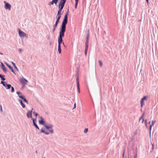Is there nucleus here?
I'll list each match as a JSON object with an SVG mask.
<instances>
[{"instance_id":"obj_1","label":"nucleus","mask_w":158,"mask_h":158,"mask_svg":"<svg viewBox=\"0 0 158 158\" xmlns=\"http://www.w3.org/2000/svg\"><path fill=\"white\" fill-rule=\"evenodd\" d=\"M68 13H66L64 16V19L63 21L61 26V27L59 33V36L58 37V51L59 53L60 54L61 53V48L60 44L62 43L63 40L62 38L64 36V33L65 31L66 25L67 23Z\"/></svg>"},{"instance_id":"obj_2","label":"nucleus","mask_w":158,"mask_h":158,"mask_svg":"<svg viewBox=\"0 0 158 158\" xmlns=\"http://www.w3.org/2000/svg\"><path fill=\"white\" fill-rule=\"evenodd\" d=\"M66 0H61L58 6L59 10L58 11L57 15L61 17V11Z\"/></svg>"},{"instance_id":"obj_3","label":"nucleus","mask_w":158,"mask_h":158,"mask_svg":"<svg viewBox=\"0 0 158 158\" xmlns=\"http://www.w3.org/2000/svg\"><path fill=\"white\" fill-rule=\"evenodd\" d=\"M41 131L42 132L44 133L47 135L53 132V130L52 129L45 130V128H42L41 129Z\"/></svg>"},{"instance_id":"obj_4","label":"nucleus","mask_w":158,"mask_h":158,"mask_svg":"<svg viewBox=\"0 0 158 158\" xmlns=\"http://www.w3.org/2000/svg\"><path fill=\"white\" fill-rule=\"evenodd\" d=\"M60 16L56 15V18H57V20L56 21L55 24L53 26V31H54L56 29L57 26V24L59 22V20L60 18Z\"/></svg>"},{"instance_id":"obj_5","label":"nucleus","mask_w":158,"mask_h":158,"mask_svg":"<svg viewBox=\"0 0 158 158\" xmlns=\"http://www.w3.org/2000/svg\"><path fill=\"white\" fill-rule=\"evenodd\" d=\"M148 97V96H144L141 99L140 101L141 106L142 107L144 103V101L147 100V98Z\"/></svg>"},{"instance_id":"obj_6","label":"nucleus","mask_w":158,"mask_h":158,"mask_svg":"<svg viewBox=\"0 0 158 158\" xmlns=\"http://www.w3.org/2000/svg\"><path fill=\"white\" fill-rule=\"evenodd\" d=\"M19 35L21 37L23 38L24 37H27V35L23 31H21L20 29L19 30Z\"/></svg>"},{"instance_id":"obj_7","label":"nucleus","mask_w":158,"mask_h":158,"mask_svg":"<svg viewBox=\"0 0 158 158\" xmlns=\"http://www.w3.org/2000/svg\"><path fill=\"white\" fill-rule=\"evenodd\" d=\"M4 2L5 3V8L6 9H8L9 10H10L11 9V5L8 3H6V2L5 1Z\"/></svg>"},{"instance_id":"obj_8","label":"nucleus","mask_w":158,"mask_h":158,"mask_svg":"<svg viewBox=\"0 0 158 158\" xmlns=\"http://www.w3.org/2000/svg\"><path fill=\"white\" fill-rule=\"evenodd\" d=\"M33 109H32V110L31 111H29L27 112V116L28 118H32V111Z\"/></svg>"},{"instance_id":"obj_9","label":"nucleus","mask_w":158,"mask_h":158,"mask_svg":"<svg viewBox=\"0 0 158 158\" xmlns=\"http://www.w3.org/2000/svg\"><path fill=\"white\" fill-rule=\"evenodd\" d=\"M137 156V154L136 152L135 155L133 156V155H132L131 153H128V158H136Z\"/></svg>"},{"instance_id":"obj_10","label":"nucleus","mask_w":158,"mask_h":158,"mask_svg":"<svg viewBox=\"0 0 158 158\" xmlns=\"http://www.w3.org/2000/svg\"><path fill=\"white\" fill-rule=\"evenodd\" d=\"M20 81L23 84H26L28 82V81L26 79L24 78L21 79Z\"/></svg>"},{"instance_id":"obj_11","label":"nucleus","mask_w":158,"mask_h":158,"mask_svg":"<svg viewBox=\"0 0 158 158\" xmlns=\"http://www.w3.org/2000/svg\"><path fill=\"white\" fill-rule=\"evenodd\" d=\"M58 0H52V2L49 3L48 4L49 5H53L54 3L56 4L58 2Z\"/></svg>"},{"instance_id":"obj_12","label":"nucleus","mask_w":158,"mask_h":158,"mask_svg":"<svg viewBox=\"0 0 158 158\" xmlns=\"http://www.w3.org/2000/svg\"><path fill=\"white\" fill-rule=\"evenodd\" d=\"M156 121H152L151 124L150 125L149 130H150V133H151V131L152 130V127L154 125Z\"/></svg>"},{"instance_id":"obj_13","label":"nucleus","mask_w":158,"mask_h":158,"mask_svg":"<svg viewBox=\"0 0 158 158\" xmlns=\"http://www.w3.org/2000/svg\"><path fill=\"white\" fill-rule=\"evenodd\" d=\"M1 66L2 67V69L3 70V71L5 73L6 72V69L5 67V66L2 63H1Z\"/></svg>"},{"instance_id":"obj_14","label":"nucleus","mask_w":158,"mask_h":158,"mask_svg":"<svg viewBox=\"0 0 158 158\" xmlns=\"http://www.w3.org/2000/svg\"><path fill=\"white\" fill-rule=\"evenodd\" d=\"M19 97L23 100V101L26 102L27 104H28V102L23 96L19 95Z\"/></svg>"},{"instance_id":"obj_15","label":"nucleus","mask_w":158,"mask_h":158,"mask_svg":"<svg viewBox=\"0 0 158 158\" xmlns=\"http://www.w3.org/2000/svg\"><path fill=\"white\" fill-rule=\"evenodd\" d=\"M32 120L33 121V124L34 125V126H35V127L37 129H39V128L38 127V126H37V125L35 123V120L34 119H33V118H32Z\"/></svg>"},{"instance_id":"obj_16","label":"nucleus","mask_w":158,"mask_h":158,"mask_svg":"<svg viewBox=\"0 0 158 158\" xmlns=\"http://www.w3.org/2000/svg\"><path fill=\"white\" fill-rule=\"evenodd\" d=\"M19 102L21 104L22 106L23 107V108H24L25 107V105H24L22 101V100H19Z\"/></svg>"},{"instance_id":"obj_17","label":"nucleus","mask_w":158,"mask_h":158,"mask_svg":"<svg viewBox=\"0 0 158 158\" xmlns=\"http://www.w3.org/2000/svg\"><path fill=\"white\" fill-rule=\"evenodd\" d=\"M52 126H45V130H47L48 129H52Z\"/></svg>"},{"instance_id":"obj_18","label":"nucleus","mask_w":158,"mask_h":158,"mask_svg":"<svg viewBox=\"0 0 158 158\" xmlns=\"http://www.w3.org/2000/svg\"><path fill=\"white\" fill-rule=\"evenodd\" d=\"M1 83L5 87L6 86V85H8V84H7V83L6 82H4V81H1Z\"/></svg>"},{"instance_id":"obj_19","label":"nucleus","mask_w":158,"mask_h":158,"mask_svg":"<svg viewBox=\"0 0 158 158\" xmlns=\"http://www.w3.org/2000/svg\"><path fill=\"white\" fill-rule=\"evenodd\" d=\"M88 39H87L86 42L85 43V49H88Z\"/></svg>"},{"instance_id":"obj_20","label":"nucleus","mask_w":158,"mask_h":158,"mask_svg":"<svg viewBox=\"0 0 158 158\" xmlns=\"http://www.w3.org/2000/svg\"><path fill=\"white\" fill-rule=\"evenodd\" d=\"M11 86V85L10 84H8L6 85V86L5 87L6 89H9Z\"/></svg>"},{"instance_id":"obj_21","label":"nucleus","mask_w":158,"mask_h":158,"mask_svg":"<svg viewBox=\"0 0 158 158\" xmlns=\"http://www.w3.org/2000/svg\"><path fill=\"white\" fill-rule=\"evenodd\" d=\"M75 8L76 9L77 8V4H78V0H75Z\"/></svg>"},{"instance_id":"obj_22","label":"nucleus","mask_w":158,"mask_h":158,"mask_svg":"<svg viewBox=\"0 0 158 158\" xmlns=\"http://www.w3.org/2000/svg\"><path fill=\"white\" fill-rule=\"evenodd\" d=\"M41 118L42 119L41 120L39 121V123L40 124H44V122L43 120L42 119V118L41 117Z\"/></svg>"},{"instance_id":"obj_23","label":"nucleus","mask_w":158,"mask_h":158,"mask_svg":"<svg viewBox=\"0 0 158 158\" xmlns=\"http://www.w3.org/2000/svg\"><path fill=\"white\" fill-rule=\"evenodd\" d=\"M77 89L78 91V92L79 94L80 93V90L79 87V84L77 85Z\"/></svg>"},{"instance_id":"obj_24","label":"nucleus","mask_w":158,"mask_h":158,"mask_svg":"<svg viewBox=\"0 0 158 158\" xmlns=\"http://www.w3.org/2000/svg\"><path fill=\"white\" fill-rule=\"evenodd\" d=\"M8 68H9V69L11 70V71L13 72V73H14V70H13V68H12L11 67V66H9V67H8Z\"/></svg>"},{"instance_id":"obj_25","label":"nucleus","mask_w":158,"mask_h":158,"mask_svg":"<svg viewBox=\"0 0 158 158\" xmlns=\"http://www.w3.org/2000/svg\"><path fill=\"white\" fill-rule=\"evenodd\" d=\"M144 113H143L142 114V116H141V117H140V119H139L140 120L141 119H142V118L143 119V121H142V123H143V121H144V119H143V116H144Z\"/></svg>"},{"instance_id":"obj_26","label":"nucleus","mask_w":158,"mask_h":158,"mask_svg":"<svg viewBox=\"0 0 158 158\" xmlns=\"http://www.w3.org/2000/svg\"><path fill=\"white\" fill-rule=\"evenodd\" d=\"M76 81H77V85L79 84V79L78 77H77L76 78Z\"/></svg>"},{"instance_id":"obj_27","label":"nucleus","mask_w":158,"mask_h":158,"mask_svg":"<svg viewBox=\"0 0 158 158\" xmlns=\"http://www.w3.org/2000/svg\"><path fill=\"white\" fill-rule=\"evenodd\" d=\"M10 88H11V92H12V93L14 91V87L13 86H11Z\"/></svg>"},{"instance_id":"obj_28","label":"nucleus","mask_w":158,"mask_h":158,"mask_svg":"<svg viewBox=\"0 0 158 158\" xmlns=\"http://www.w3.org/2000/svg\"><path fill=\"white\" fill-rule=\"evenodd\" d=\"M88 131V128H85L84 129V132L85 133H86Z\"/></svg>"},{"instance_id":"obj_29","label":"nucleus","mask_w":158,"mask_h":158,"mask_svg":"<svg viewBox=\"0 0 158 158\" xmlns=\"http://www.w3.org/2000/svg\"><path fill=\"white\" fill-rule=\"evenodd\" d=\"M102 63L101 61H99V66L102 67Z\"/></svg>"},{"instance_id":"obj_30","label":"nucleus","mask_w":158,"mask_h":158,"mask_svg":"<svg viewBox=\"0 0 158 158\" xmlns=\"http://www.w3.org/2000/svg\"><path fill=\"white\" fill-rule=\"evenodd\" d=\"M33 113L34 114H35V116L36 117H37V115H38V114H37V113H35V112H33Z\"/></svg>"},{"instance_id":"obj_31","label":"nucleus","mask_w":158,"mask_h":158,"mask_svg":"<svg viewBox=\"0 0 158 158\" xmlns=\"http://www.w3.org/2000/svg\"><path fill=\"white\" fill-rule=\"evenodd\" d=\"M1 78L2 80V81H4L5 80V78L3 77H2Z\"/></svg>"},{"instance_id":"obj_32","label":"nucleus","mask_w":158,"mask_h":158,"mask_svg":"<svg viewBox=\"0 0 158 158\" xmlns=\"http://www.w3.org/2000/svg\"><path fill=\"white\" fill-rule=\"evenodd\" d=\"M88 49H85V54L86 55V54L87 52Z\"/></svg>"},{"instance_id":"obj_33","label":"nucleus","mask_w":158,"mask_h":158,"mask_svg":"<svg viewBox=\"0 0 158 158\" xmlns=\"http://www.w3.org/2000/svg\"><path fill=\"white\" fill-rule=\"evenodd\" d=\"M11 63H12V64L14 66H15V64L14 62H12Z\"/></svg>"},{"instance_id":"obj_34","label":"nucleus","mask_w":158,"mask_h":158,"mask_svg":"<svg viewBox=\"0 0 158 158\" xmlns=\"http://www.w3.org/2000/svg\"><path fill=\"white\" fill-rule=\"evenodd\" d=\"M0 110L1 111H2V106L1 105L0 106Z\"/></svg>"},{"instance_id":"obj_35","label":"nucleus","mask_w":158,"mask_h":158,"mask_svg":"<svg viewBox=\"0 0 158 158\" xmlns=\"http://www.w3.org/2000/svg\"><path fill=\"white\" fill-rule=\"evenodd\" d=\"M5 63L6 64V65L8 67L10 65H9L7 63L5 62Z\"/></svg>"},{"instance_id":"obj_36","label":"nucleus","mask_w":158,"mask_h":158,"mask_svg":"<svg viewBox=\"0 0 158 158\" xmlns=\"http://www.w3.org/2000/svg\"><path fill=\"white\" fill-rule=\"evenodd\" d=\"M15 68V69H16V70H18V68H17V67L15 66H14Z\"/></svg>"},{"instance_id":"obj_37","label":"nucleus","mask_w":158,"mask_h":158,"mask_svg":"<svg viewBox=\"0 0 158 158\" xmlns=\"http://www.w3.org/2000/svg\"><path fill=\"white\" fill-rule=\"evenodd\" d=\"M16 93L18 95L21 94V93L19 92H17Z\"/></svg>"},{"instance_id":"obj_38","label":"nucleus","mask_w":158,"mask_h":158,"mask_svg":"<svg viewBox=\"0 0 158 158\" xmlns=\"http://www.w3.org/2000/svg\"><path fill=\"white\" fill-rule=\"evenodd\" d=\"M152 151H151V152H152L154 149V147H152Z\"/></svg>"},{"instance_id":"obj_39","label":"nucleus","mask_w":158,"mask_h":158,"mask_svg":"<svg viewBox=\"0 0 158 158\" xmlns=\"http://www.w3.org/2000/svg\"><path fill=\"white\" fill-rule=\"evenodd\" d=\"M145 123H146V127H148V126H147V124H146V123H147V120H145Z\"/></svg>"},{"instance_id":"obj_40","label":"nucleus","mask_w":158,"mask_h":158,"mask_svg":"<svg viewBox=\"0 0 158 158\" xmlns=\"http://www.w3.org/2000/svg\"><path fill=\"white\" fill-rule=\"evenodd\" d=\"M124 154H125V153H124V152H123V158H124Z\"/></svg>"},{"instance_id":"obj_41","label":"nucleus","mask_w":158,"mask_h":158,"mask_svg":"<svg viewBox=\"0 0 158 158\" xmlns=\"http://www.w3.org/2000/svg\"><path fill=\"white\" fill-rule=\"evenodd\" d=\"M22 51V49H19V52H21Z\"/></svg>"},{"instance_id":"obj_42","label":"nucleus","mask_w":158,"mask_h":158,"mask_svg":"<svg viewBox=\"0 0 158 158\" xmlns=\"http://www.w3.org/2000/svg\"><path fill=\"white\" fill-rule=\"evenodd\" d=\"M76 108V103H75L74 104V108Z\"/></svg>"},{"instance_id":"obj_43","label":"nucleus","mask_w":158,"mask_h":158,"mask_svg":"<svg viewBox=\"0 0 158 158\" xmlns=\"http://www.w3.org/2000/svg\"><path fill=\"white\" fill-rule=\"evenodd\" d=\"M152 147H154V144H153V143H152Z\"/></svg>"},{"instance_id":"obj_44","label":"nucleus","mask_w":158,"mask_h":158,"mask_svg":"<svg viewBox=\"0 0 158 158\" xmlns=\"http://www.w3.org/2000/svg\"><path fill=\"white\" fill-rule=\"evenodd\" d=\"M146 1H147V3H148V2H149V1H148V0H146Z\"/></svg>"},{"instance_id":"obj_45","label":"nucleus","mask_w":158,"mask_h":158,"mask_svg":"<svg viewBox=\"0 0 158 158\" xmlns=\"http://www.w3.org/2000/svg\"><path fill=\"white\" fill-rule=\"evenodd\" d=\"M2 77V75L1 74H0V77L1 78Z\"/></svg>"},{"instance_id":"obj_46","label":"nucleus","mask_w":158,"mask_h":158,"mask_svg":"<svg viewBox=\"0 0 158 158\" xmlns=\"http://www.w3.org/2000/svg\"><path fill=\"white\" fill-rule=\"evenodd\" d=\"M150 123H151V121H150L148 123H149V124H150Z\"/></svg>"},{"instance_id":"obj_47","label":"nucleus","mask_w":158,"mask_h":158,"mask_svg":"<svg viewBox=\"0 0 158 158\" xmlns=\"http://www.w3.org/2000/svg\"><path fill=\"white\" fill-rule=\"evenodd\" d=\"M90 94V97H91V98H92V97H91V96L90 94Z\"/></svg>"},{"instance_id":"obj_48","label":"nucleus","mask_w":158,"mask_h":158,"mask_svg":"<svg viewBox=\"0 0 158 158\" xmlns=\"http://www.w3.org/2000/svg\"><path fill=\"white\" fill-rule=\"evenodd\" d=\"M63 44L64 45V42H63Z\"/></svg>"},{"instance_id":"obj_49","label":"nucleus","mask_w":158,"mask_h":158,"mask_svg":"<svg viewBox=\"0 0 158 158\" xmlns=\"http://www.w3.org/2000/svg\"><path fill=\"white\" fill-rule=\"evenodd\" d=\"M0 54H2H2L1 53H0Z\"/></svg>"},{"instance_id":"obj_50","label":"nucleus","mask_w":158,"mask_h":158,"mask_svg":"<svg viewBox=\"0 0 158 158\" xmlns=\"http://www.w3.org/2000/svg\"><path fill=\"white\" fill-rule=\"evenodd\" d=\"M156 158H158V157H157Z\"/></svg>"}]
</instances>
